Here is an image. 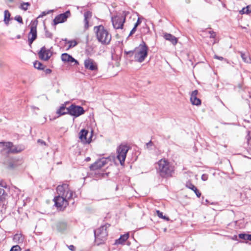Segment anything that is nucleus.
I'll return each mask as SVG.
<instances>
[{"label": "nucleus", "instance_id": "nucleus-1", "mask_svg": "<svg viewBox=\"0 0 251 251\" xmlns=\"http://www.w3.org/2000/svg\"><path fill=\"white\" fill-rule=\"evenodd\" d=\"M148 47L144 42H142L134 51H125V53L131 56L134 55L135 61L139 63L143 62L148 55Z\"/></svg>", "mask_w": 251, "mask_h": 251}, {"label": "nucleus", "instance_id": "nucleus-2", "mask_svg": "<svg viewBox=\"0 0 251 251\" xmlns=\"http://www.w3.org/2000/svg\"><path fill=\"white\" fill-rule=\"evenodd\" d=\"M156 170L159 176L162 177H168L172 176L174 168L169 162L164 159H160L157 163Z\"/></svg>", "mask_w": 251, "mask_h": 251}, {"label": "nucleus", "instance_id": "nucleus-3", "mask_svg": "<svg viewBox=\"0 0 251 251\" xmlns=\"http://www.w3.org/2000/svg\"><path fill=\"white\" fill-rule=\"evenodd\" d=\"M94 31L98 41L102 44L107 45L111 40V35L102 25L94 27Z\"/></svg>", "mask_w": 251, "mask_h": 251}, {"label": "nucleus", "instance_id": "nucleus-4", "mask_svg": "<svg viewBox=\"0 0 251 251\" xmlns=\"http://www.w3.org/2000/svg\"><path fill=\"white\" fill-rule=\"evenodd\" d=\"M0 147L1 148L2 151H5L9 153H18L23 151L24 149L23 146H15L11 142L0 143Z\"/></svg>", "mask_w": 251, "mask_h": 251}, {"label": "nucleus", "instance_id": "nucleus-5", "mask_svg": "<svg viewBox=\"0 0 251 251\" xmlns=\"http://www.w3.org/2000/svg\"><path fill=\"white\" fill-rule=\"evenodd\" d=\"M58 195L71 199L73 197V192L70 190L69 185L66 183L58 185L56 188Z\"/></svg>", "mask_w": 251, "mask_h": 251}, {"label": "nucleus", "instance_id": "nucleus-6", "mask_svg": "<svg viewBox=\"0 0 251 251\" xmlns=\"http://www.w3.org/2000/svg\"><path fill=\"white\" fill-rule=\"evenodd\" d=\"M128 147L125 145H121L117 150V158L119 160L121 165H124Z\"/></svg>", "mask_w": 251, "mask_h": 251}, {"label": "nucleus", "instance_id": "nucleus-7", "mask_svg": "<svg viewBox=\"0 0 251 251\" xmlns=\"http://www.w3.org/2000/svg\"><path fill=\"white\" fill-rule=\"evenodd\" d=\"M106 228V226H103L95 231V236L96 241H100L99 244L105 240L108 235Z\"/></svg>", "mask_w": 251, "mask_h": 251}, {"label": "nucleus", "instance_id": "nucleus-8", "mask_svg": "<svg viewBox=\"0 0 251 251\" xmlns=\"http://www.w3.org/2000/svg\"><path fill=\"white\" fill-rule=\"evenodd\" d=\"M71 16V12L69 10L66 11L64 13L59 14L55 16L53 20L52 25L56 26L59 24H62L67 21V19Z\"/></svg>", "mask_w": 251, "mask_h": 251}, {"label": "nucleus", "instance_id": "nucleus-9", "mask_svg": "<svg viewBox=\"0 0 251 251\" xmlns=\"http://www.w3.org/2000/svg\"><path fill=\"white\" fill-rule=\"evenodd\" d=\"M93 131L89 132L85 129H82L79 133V138L83 144H90L92 141Z\"/></svg>", "mask_w": 251, "mask_h": 251}, {"label": "nucleus", "instance_id": "nucleus-10", "mask_svg": "<svg viewBox=\"0 0 251 251\" xmlns=\"http://www.w3.org/2000/svg\"><path fill=\"white\" fill-rule=\"evenodd\" d=\"M84 112L83 108L80 106L72 104L69 107V114L75 117H79Z\"/></svg>", "mask_w": 251, "mask_h": 251}, {"label": "nucleus", "instance_id": "nucleus-11", "mask_svg": "<svg viewBox=\"0 0 251 251\" xmlns=\"http://www.w3.org/2000/svg\"><path fill=\"white\" fill-rule=\"evenodd\" d=\"M69 199L57 195L54 198V201L56 206L60 210L65 208L68 205Z\"/></svg>", "mask_w": 251, "mask_h": 251}, {"label": "nucleus", "instance_id": "nucleus-12", "mask_svg": "<svg viewBox=\"0 0 251 251\" xmlns=\"http://www.w3.org/2000/svg\"><path fill=\"white\" fill-rule=\"evenodd\" d=\"M125 15H116L112 18L113 27L115 29H122L125 21Z\"/></svg>", "mask_w": 251, "mask_h": 251}, {"label": "nucleus", "instance_id": "nucleus-13", "mask_svg": "<svg viewBox=\"0 0 251 251\" xmlns=\"http://www.w3.org/2000/svg\"><path fill=\"white\" fill-rule=\"evenodd\" d=\"M84 67L87 70L91 71H96L98 70V65L97 63L92 59L87 58L84 61Z\"/></svg>", "mask_w": 251, "mask_h": 251}, {"label": "nucleus", "instance_id": "nucleus-14", "mask_svg": "<svg viewBox=\"0 0 251 251\" xmlns=\"http://www.w3.org/2000/svg\"><path fill=\"white\" fill-rule=\"evenodd\" d=\"M38 54L41 59L47 61L51 56L52 53L50 49H47L43 47L41 49Z\"/></svg>", "mask_w": 251, "mask_h": 251}, {"label": "nucleus", "instance_id": "nucleus-15", "mask_svg": "<svg viewBox=\"0 0 251 251\" xmlns=\"http://www.w3.org/2000/svg\"><path fill=\"white\" fill-rule=\"evenodd\" d=\"M109 159L106 158H102L97 161L90 166V169L92 170H97L101 169L106 164L108 163Z\"/></svg>", "mask_w": 251, "mask_h": 251}, {"label": "nucleus", "instance_id": "nucleus-16", "mask_svg": "<svg viewBox=\"0 0 251 251\" xmlns=\"http://www.w3.org/2000/svg\"><path fill=\"white\" fill-rule=\"evenodd\" d=\"M37 37L36 24L32 23L30 27V31L28 34V42L30 46Z\"/></svg>", "mask_w": 251, "mask_h": 251}, {"label": "nucleus", "instance_id": "nucleus-17", "mask_svg": "<svg viewBox=\"0 0 251 251\" xmlns=\"http://www.w3.org/2000/svg\"><path fill=\"white\" fill-rule=\"evenodd\" d=\"M198 91L194 90L191 95L190 101L192 104L199 105L201 103V100L197 98Z\"/></svg>", "mask_w": 251, "mask_h": 251}, {"label": "nucleus", "instance_id": "nucleus-18", "mask_svg": "<svg viewBox=\"0 0 251 251\" xmlns=\"http://www.w3.org/2000/svg\"><path fill=\"white\" fill-rule=\"evenodd\" d=\"M61 59L63 62L68 63L75 62V64H78V62L71 55L66 53H63L61 55Z\"/></svg>", "mask_w": 251, "mask_h": 251}, {"label": "nucleus", "instance_id": "nucleus-19", "mask_svg": "<svg viewBox=\"0 0 251 251\" xmlns=\"http://www.w3.org/2000/svg\"><path fill=\"white\" fill-rule=\"evenodd\" d=\"M92 16V13L89 11H87L84 14V28L85 29H87L89 27V23Z\"/></svg>", "mask_w": 251, "mask_h": 251}, {"label": "nucleus", "instance_id": "nucleus-20", "mask_svg": "<svg viewBox=\"0 0 251 251\" xmlns=\"http://www.w3.org/2000/svg\"><path fill=\"white\" fill-rule=\"evenodd\" d=\"M164 37L166 40L170 41L174 45H176L177 43V38L171 34L166 33Z\"/></svg>", "mask_w": 251, "mask_h": 251}, {"label": "nucleus", "instance_id": "nucleus-21", "mask_svg": "<svg viewBox=\"0 0 251 251\" xmlns=\"http://www.w3.org/2000/svg\"><path fill=\"white\" fill-rule=\"evenodd\" d=\"M58 116L61 115L69 114V107H66L64 105H62L56 111Z\"/></svg>", "mask_w": 251, "mask_h": 251}, {"label": "nucleus", "instance_id": "nucleus-22", "mask_svg": "<svg viewBox=\"0 0 251 251\" xmlns=\"http://www.w3.org/2000/svg\"><path fill=\"white\" fill-rule=\"evenodd\" d=\"M128 233L123 235L121 236L120 238L115 241V244H122L128 238Z\"/></svg>", "mask_w": 251, "mask_h": 251}, {"label": "nucleus", "instance_id": "nucleus-23", "mask_svg": "<svg viewBox=\"0 0 251 251\" xmlns=\"http://www.w3.org/2000/svg\"><path fill=\"white\" fill-rule=\"evenodd\" d=\"M11 14L8 10H5L4 11V20L3 22L5 25H8L10 20Z\"/></svg>", "mask_w": 251, "mask_h": 251}, {"label": "nucleus", "instance_id": "nucleus-24", "mask_svg": "<svg viewBox=\"0 0 251 251\" xmlns=\"http://www.w3.org/2000/svg\"><path fill=\"white\" fill-rule=\"evenodd\" d=\"M64 41L66 44L68 45L67 50L75 47L77 44L75 40H68L67 39H65Z\"/></svg>", "mask_w": 251, "mask_h": 251}, {"label": "nucleus", "instance_id": "nucleus-25", "mask_svg": "<svg viewBox=\"0 0 251 251\" xmlns=\"http://www.w3.org/2000/svg\"><path fill=\"white\" fill-rule=\"evenodd\" d=\"M13 240L15 243H22L23 241V238L21 234H16L13 237Z\"/></svg>", "mask_w": 251, "mask_h": 251}, {"label": "nucleus", "instance_id": "nucleus-26", "mask_svg": "<svg viewBox=\"0 0 251 251\" xmlns=\"http://www.w3.org/2000/svg\"><path fill=\"white\" fill-rule=\"evenodd\" d=\"M66 227V224L64 222H60L57 224L56 228L58 230L61 231L65 229Z\"/></svg>", "mask_w": 251, "mask_h": 251}, {"label": "nucleus", "instance_id": "nucleus-27", "mask_svg": "<svg viewBox=\"0 0 251 251\" xmlns=\"http://www.w3.org/2000/svg\"><path fill=\"white\" fill-rule=\"evenodd\" d=\"M239 237L245 240L251 241V234L241 233L239 234Z\"/></svg>", "mask_w": 251, "mask_h": 251}, {"label": "nucleus", "instance_id": "nucleus-28", "mask_svg": "<svg viewBox=\"0 0 251 251\" xmlns=\"http://www.w3.org/2000/svg\"><path fill=\"white\" fill-rule=\"evenodd\" d=\"M241 56L243 59V60L247 63H251V59L250 57L249 56V55L247 54L243 53L242 52L241 53Z\"/></svg>", "mask_w": 251, "mask_h": 251}, {"label": "nucleus", "instance_id": "nucleus-29", "mask_svg": "<svg viewBox=\"0 0 251 251\" xmlns=\"http://www.w3.org/2000/svg\"><path fill=\"white\" fill-rule=\"evenodd\" d=\"M156 214L157 215V216L160 218L163 219L167 221H169V218L166 216H163V213L162 212L160 211L159 210H156Z\"/></svg>", "mask_w": 251, "mask_h": 251}, {"label": "nucleus", "instance_id": "nucleus-30", "mask_svg": "<svg viewBox=\"0 0 251 251\" xmlns=\"http://www.w3.org/2000/svg\"><path fill=\"white\" fill-rule=\"evenodd\" d=\"M5 198L4 190L3 189L0 188V202H4Z\"/></svg>", "mask_w": 251, "mask_h": 251}, {"label": "nucleus", "instance_id": "nucleus-31", "mask_svg": "<svg viewBox=\"0 0 251 251\" xmlns=\"http://www.w3.org/2000/svg\"><path fill=\"white\" fill-rule=\"evenodd\" d=\"M34 66L35 68L39 70L43 69V65L39 61H36L34 63Z\"/></svg>", "mask_w": 251, "mask_h": 251}, {"label": "nucleus", "instance_id": "nucleus-32", "mask_svg": "<svg viewBox=\"0 0 251 251\" xmlns=\"http://www.w3.org/2000/svg\"><path fill=\"white\" fill-rule=\"evenodd\" d=\"M29 5L28 2H24L21 4L20 8L24 10H26Z\"/></svg>", "mask_w": 251, "mask_h": 251}, {"label": "nucleus", "instance_id": "nucleus-33", "mask_svg": "<svg viewBox=\"0 0 251 251\" xmlns=\"http://www.w3.org/2000/svg\"><path fill=\"white\" fill-rule=\"evenodd\" d=\"M186 186L188 188H189L193 191L196 190V187L190 182H187L186 184Z\"/></svg>", "mask_w": 251, "mask_h": 251}, {"label": "nucleus", "instance_id": "nucleus-34", "mask_svg": "<svg viewBox=\"0 0 251 251\" xmlns=\"http://www.w3.org/2000/svg\"><path fill=\"white\" fill-rule=\"evenodd\" d=\"M53 11V10H48L47 11H43L41 13V14L38 17V18H42L43 17L46 16L47 14H50L51 12Z\"/></svg>", "mask_w": 251, "mask_h": 251}, {"label": "nucleus", "instance_id": "nucleus-35", "mask_svg": "<svg viewBox=\"0 0 251 251\" xmlns=\"http://www.w3.org/2000/svg\"><path fill=\"white\" fill-rule=\"evenodd\" d=\"M10 251H20V247L18 245L14 246Z\"/></svg>", "mask_w": 251, "mask_h": 251}, {"label": "nucleus", "instance_id": "nucleus-36", "mask_svg": "<svg viewBox=\"0 0 251 251\" xmlns=\"http://www.w3.org/2000/svg\"><path fill=\"white\" fill-rule=\"evenodd\" d=\"M45 36L47 38H52V33L49 32V31H46V32H45Z\"/></svg>", "mask_w": 251, "mask_h": 251}, {"label": "nucleus", "instance_id": "nucleus-37", "mask_svg": "<svg viewBox=\"0 0 251 251\" xmlns=\"http://www.w3.org/2000/svg\"><path fill=\"white\" fill-rule=\"evenodd\" d=\"M15 19L17 22H19V23H23L22 18V17H21L20 16H16L15 17Z\"/></svg>", "mask_w": 251, "mask_h": 251}, {"label": "nucleus", "instance_id": "nucleus-38", "mask_svg": "<svg viewBox=\"0 0 251 251\" xmlns=\"http://www.w3.org/2000/svg\"><path fill=\"white\" fill-rule=\"evenodd\" d=\"M246 8V11H247V14L251 13V5L247 6Z\"/></svg>", "mask_w": 251, "mask_h": 251}, {"label": "nucleus", "instance_id": "nucleus-39", "mask_svg": "<svg viewBox=\"0 0 251 251\" xmlns=\"http://www.w3.org/2000/svg\"><path fill=\"white\" fill-rule=\"evenodd\" d=\"M196 194V195H197V196L198 197V198H200L201 196V193L198 191V190L197 189V188H196V190H194L193 191Z\"/></svg>", "mask_w": 251, "mask_h": 251}, {"label": "nucleus", "instance_id": "nucleus-40", "mask_svg": "<svg viewBox=\"0 0 251 251\" xmlns=\"http://www.w3.org/2000/svg\"><path fill=\"white\" fill-rule=\"evenodd\" d=\"M246 7H244L240 11V13L241 14H247V11H246Z\"/></svg>", "mask_w": 251, "mask_h": 251}, {"label": "nucleus", "instance_id": "nucleus-41", "mask_svg": "<svg viewBox=\"0 0 251 251\" xmlns=\"http://www.w3.org/2000/svg\"><path fill=\"white\" fill-rule=\"evenodd\" d=\"M207 178H208L207 175H205V174H203L202 175V176H201L202 180L205 181L207 179Z\"/></svg>", "mask_w": 251, "mask_h": 251}, {"label": "nucleus", "instance_id": "nucleus-42", "mask_svg": "<svg viewBox=\"0 0 251 251\" xmlns=\"http://www.w3.org/2000/svg\"><path fill=\"white\" fill-rule=\"evenodd\" d=\"M136 28H137V27H135V26H134L133 29L130 31V34H129L130 35L133 34L135 32V31L136 30Z\"/></svg>", "mask_w": 251, "mask_h": 251}, {"label": "nucleus", "instance_id": "nucleus-43", "mask_svg": "<svg viewBox=\"0 0 251 251\" xmlns=\"http://www.w3.org/2000/svg\"><path fill=\"white\" fill-rule=\"evenodd\" d=\"M209 33H210V38H215V36H216V34H215V33H214V32H211V31H210V32H209Z\"/></svg>", "mask_w": 251, "mask_h": 251}, {"label": "nucleus", "instance_id": "nucleus-44", "mask_svg": "<svg viewBox=\"0 0 251 251\" xmlns=\"http://www.w3.org/2000/svg\"><path fill=\"white\" fill-rule=\"evenodd\" d=\"M214 58L217 59H219V60H223L224 59V58L222 56H219L217 55H214Z\"/></svg>", "mask_w": 251, "mask_h": 251}, {"label": "nucleus", "instance_id": "nucleus-45", "mask_svg": "<svg viewBox=\"0 0 251 251\" xmlns=\"http://www.w3.org/2000/svg\"><path fill=\"white\" fill-rule=\"evenodd\" d=\"M68 248L72 251H75V247L73 245H70L69 246H68Z\"/></svg>", "mask_w": 251, "mask_h": 251}, {"label": "nucleus", "instance_id": "nucleus-46", "mask_svg": "<svg viewBox=\"0 0 251 251\" xmlns=\"http://www.w3.org/2000/svg\"><path fill=\"white\" fill-rule=\"evenodd\" d=\"M141 22L140 19L138 18L137 20V21L136 23V24H135L134 26H135V27H137L141 24Z\"/></svg>", "mask_w": 251, "mask_h": 251}, {"label": "nucleus", "instance_id": "nucleus-47", "mask_svg": "<svg viewBox=\"0 0 251 251\" xmlns=\"http://www.w3.org/2000/svg\"><path fill=\"white\" fill-rule=\"evenodd\" d=\"M151 145H152V143L151 141L149 142V143H148L146 144L147 148H149L150 146H151Z\"/></svg>", "mask_w": 251, "mask_h": 251}, {"label": "nucleus", "instance_id": "nucleus-48", "mask_svg": "<svg viewBox=\"0 0 251 251\" xmlns=\"http://www.w3.org/2000/svg\"><path fill=\"white\" fill-rule=\"evenodd\" d=\"M38 143H41V144H42V145H45V143L44 141H41V140H39L38 141Z\"/></svg>", "mask_w": 251, "mask_h": 251}, {"label": "nucleus", "instance_id": "nucleus-49", "mask_svg": "<svg viewBox=\"0 0 251 251\" xmlns=\"http://www.w3.org/2000/svg\"><path fill=\"white\" fill-rule=\"evenodd\" d=\"M90 160V157H87L86 158V161H89Z\"/></svg>", "mask_w": 251, "mask_h": 251}, {"label": "nucleus", "instance_id": "nucleus-50", "mask_svg": "<svg viewBox=\"0 0 251 251\" xmlns=\"http://www.w3.org/2000/svg\"><path fill=\"white\" fill-rule=\"evenodd\" d=\"M4 205V202H0V207Z\"/></svg>", "mask_w": 251, "mask_h": 251}, {"label": "nucleus", "instance_id": "nucleus-51", "mask_svg": "<svg viewBox=\"0 0 251 251\" xmlns=\"http://www.w3.org/2000/svg\"><path fill=\"white\" fill-rule=\"evenodd\" d=\"M20 37H20V35H18V36H17V38L19 39V38H20Z\"/></svg>", "mask_w": 251, "mask_h": 251}, {"label": "nucleus", "instance_id": "nucleus-52", "mask_svg": "<svg viewBox=\"0 0 251 251\" xmlns=\"http://www.w3.org/2000/svg\"><path fill=\"white\" fill-rule=\"evenodd\" d=\"M8 0L9 2H13V0Z\"/></svg>", "mask_w": 251, "mask_h": 251}, {"label": "nucleus", "instance_id": "nucleus-53", "mask_svg": "<svg viewBox=\"0 0 251 251\" xmlns=\"http://www.w3.org/2000/svg\"><path fill=\"white\" fill-rule=\"evenodd\" d=\"M1 67V62H0V68Z\"/></svg>", "mask_w": 251, "mask_h": 251}, {"label": "nucleus", "instance_id": "nucleus-54", "mask_svg": "<svg viewBox=\"0 0 251 251\" xmlns=\"http://www.w3.org/2000/svg\"><path fill=\"white\" fill-rule=\"evenodd\" d=\"M50 70H49V71H48V72H50Z\"/></svg>", "mask_w": 251, "mask_h": 251}, {"label": "nucleus", "instance_id": "nucleus-55", "mask_svg": "<svg viewBox=\"0 0 251 251\" xmlns=\"http://www.w3.org/2000/svg\"><path fill=\"white\" fill-rule=\"evenodd\" d=\"M50 70H49V71H48V72H50Z\"/></svg>", "mask_w": 251, "mask_h": 251}, {"label": "nucleus", "instance_id": "nucleus-56", "mask_svg": "<svg viewBox=\"0 0 251 251\" xmlns=\"http://www.w3.org/2000/svg\"><path fill=\"white\" fill-rule=\"evenodd\" d=\"M30 251L29 250H26V251Z\"/></svg>", "mask_w": 251, "mask_h": 251}]
</instances>
